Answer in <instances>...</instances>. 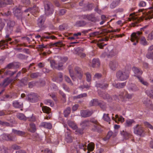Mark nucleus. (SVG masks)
Returning <instances> with one entry per match:
<instances>
[{
  "instance_id": "obj_4",
  "label": "nucleus",
  "mask_w": 153,
  "mask_h": 153,
  "mask_svg": "<svg viewBox=\"0 0 153 153\" xmlns=\"http://www.w3.org/2000/svg\"><path fill=\"white\" fill-rule=\"evenodd\" d=\"M134 132L135 134L141 136L144 132L143 127L139 124L137 125L134 127Z\"/></svg>"
},
{
  "instance_id": "obj_2",
  "label": "nucleus",
  "mask_w": 153,
  "mask_h": 153,
  "mask_svg": "<svg viewBox=\"0 0 153 153\" xmlns=\"http://www.w3.org/2000/svg\"><path fill=\"white\" fill-rule=\"evenodd\" d=\"M129 74L130 72L128 70H119L117 72L116 76L118 80L123 81L128 78Z\"/></svg>"
},
{
  "instance_id": "obj_33",
  "label": "nucleus",
  "mask_w": 153,
  "mask_h": 153,
  "mask_svg": "<svg viewBox=\"0 0 153 153\" xmlns=\"http://www.w3.org/2000/svg\"><path fill=\"white\" fill-rule=\"evenodd\" d=\"M100 101H98L97 99H94L91 100L90 103L91 106H97L99 104Z\"/></svg>"
},
{
  "instance_id": "obj_56",
  "label": "nucleus",
  "mask_w": 153,
  "mask_h": 153,
  "mask_svg": "<svg viewBox=\"0 0 153 153\" xmlns=\"http://www.w3.org/2000/svg\"><path fill=\"white\" fill-rule=\"evenodd\" d=\"M146 57L148 59H153V51L147 52L146 54Z\"/></svg>"
},
{
  "instance_id": "obj_11",
  "label": "nucleus",
  "mask_w": 153,
  "mask_h": 153,
  "mask_svg": "<svg viewBox=\"0 0 153 153\" xmlns=\"http://www.w3.org/2000/svg\"><path fill=\"white\" fill-rule=\"evenodd\" d=\"M118 65V62L116 60H113L109 62V66L110 68L112 71H115Z\"/></svg>"
},
{
  "instance_id": "obj_47",
  "label": "nucleus",
  "mask_w": 153,
  "mask_h": 153,
  "mask_svg": "<svg viewBox=\"0 0 153 153\" xmlns=\"http://www.w3.org/2000/svg\"><path fill=\"white\" fill-rule=\"evenodd\" d=\"M17 56L18 58L21 59H26L28 57V56L22 53H20L17 55Z\"/></svg>"
},
{
  "instance_id": "obj_61",
  "label": "nucleus",
  "mask_w": 153,
  "mask_h": 153,
  "mask_svg": "<svg viewBox=\"0 0 153 153\" xmlns=\"http://www.w3.org/2000/svg\"><path fill=\"white\" fill-rule=\"evenodd\" d=\"M128 89L129 91H136L138 90V88L136 85H134L132 87H129Z\"/></svg>"
},
{
  "instance_id": "obj_32",
  "label": "nucleus",
  "mask_w": 153,
  "mask_h": 153,
  "mask_svg": "<svg viewBox=\"0 0 153 153\" xmlns=\"http://www.w3.org/2000/svg\"><path fill=\"white\" fill-rule=\"evenodd\" d=\"M67 123L68 125L74 130H75L77 128L76 124L73 121L68 120L67 122Z\"/></svg>"
},
{
  "instance_id": "obj_17",
  "label": "nucleus",
  "mask_w": 153,
  "mask_h": 153,
  "mask_svg": "<svg viewBox=\"0 0 153 153\" xmlns=\"http://www.w3.org/2000/svg\"><path fill=\"white\" fill-rule=\"evenodd\" d=\"M13 81V79L7 77L0 84V86L5 88L8 85Z\"/></svg>"
},
{
  "instance_id": "obj_16",
  "label": "nucleus",
  "mask_w": 153,
  "mask_h": 153,
  "mask_svg": "<svg viewBox=\"0 0 153 153\" xmlns=\"http://www.w3.org/2000/svg\"><path fill=\"white\" fill-rule=\"evenodd\" d=\"M99 96L104 99H107L108 100H111V98L109 94L106 92L99 91L98 92Z\"/></svg>"
},
{
  "instance_id": "obj_29",
  "label": "nucleus",
  "mask_w": 153,
  "mask_h": 153,
  "mask_svg": "<svg viewBox=\"0 0 153 153\" xmlns=\"http://www.w3.org/2000/svg\"><path fill=\"white\" fill-rule=\"evenodd\" d=\"M94 148V144L92 143H90L86 146L87 149L88 150L87 153H90V152L92 151Z\"/></svg>"
},
{
  "instance_id": "obj_28",
  "label": "nucleus",
  "mask_w": 153,
  "mask_h": 153,
  "mask_svg": "<svg viewBox=\"0 0 153 153\" xmlns=\"http://www.w3.org/2000/svg\"><path fill=\"white\" fill-rule=\"evenodd\" d=\"M12 131L14 134L20 136H22L25 135V132L24 131L18 130L15 129H13Z\"/></svg>"
},
{
  "instance_id": "obj_60",
  "label": "nucleus",
  "mask_w": 153,
  "mask_h": 153,
  "mask_svg": "<svg viewBox=\"0 0 153 153\" xmlns=\"http://www.w3.org/2000/svg\"><path fill=\"white\" fill-rule=\"evenodd\" d=\"M59 93L62 96L63 98V100L65 102L66 101V96L65 94L62 91H59Z\"/></svg>"
},
{
  "instance_id": "obj_7",
  "label": "nucleus",
  "mask_w": 153,
  "mask_h": 153,
  "mask_svg": "<svg viewBox=\"0 0 153 153\" xmlns=\"http://www.w3.org/2000/svg\"><path fill=\"white\" fill-rule=\"evenodd\" d=\"M15 25V22L13 20L9 19L7 22V31L11 33Z\"/></svg>"
},
{
  "instance_id": "obj_55",
  "label": "nucleus",
  "mask_w": 153,
  "mask_h": 153,
  "mask_svg": "<svg viewBox=\"0 0 153 153\" xmlns=\"http://www.w3.org/2000/svg\"><path fill=\"white\" fill-rule=\"evenodd\" d=\"M16 71H12L10 70H7L5 72V74L7 75H8L10 76H12L15 74Z\"/></svg>"
},
{
  "instance_id": "obj_43",
  "label": "nucleus",
  "mask_w": 153,
  "mask_h": 153,
  "mask_svg": "<svg viewBox=\"0 0 153 153\" xmlns=\"http://www.w3.org/2000/svg\"><path fill=\"white\" fill-rule=\"evenodd\" d=\"M36 128L35 124L33 123H31L30 124V131L31 132L33 133L36 131Z\"/></svg>"
},
{
  "instance_id": "obj_62",
  "label": "nucleus",
  "mask_w": 153,
  "mask_h": 153,
  "mask_svg": "<svg viewBox=\"0 0 153 153\" xmlns=\"http://www.w3.org/2000/svg\"><path fill=\"white\" fill-rule=\"evenodd\" d=\"M147 38L148 41H152L153 39V30L148 34Z\"/></svg>"
},
{
  "instance_id": "obj_40",
  "label": "nucleus",
  "mask_w": 153,
  "mask_h": 153,
  "mask_svg": "<svg viewBox=\"0 0 153 153\" xmlns=\"http://www.w3.org/2000/svg\"><path fill=\"white\" fill-rule=\"evenodd\" d=\"M44 103L45 104L49 105L51 107H53L54 105L53 102L50 99L45 100Z\"/></svg>"
},
{
  "instance_id": "obj_48",
  "label": "nucleus",
  "mask_w": 153,
  "mask_h": 153,
  "mask_svg": "<svg viewBox=\"0 0 153 153\" xmlns=\"http://www.w3.org/2000/svg\"><path fill=\"white\" fill-rule=\"evenodd\" d=\"M86 81L88 82H91V74L89 72H87L85 74Z\"/></svg>"
},
{
  "instance_id": "obj_18",
  "label": "nucleus",
  "mask_w": 153,
  "mask_h": 153,
  "mask_svg": "<svg viewBox=\"0 0 153 153\" xmlns=\"http://www.w3.org/2000/svg\"><path fill=\"white\" fill-rule=\"evenodd\" d=\"M126 82L122 83H116L115 82L112 84V85L113 87H115V88L120 89L124 88L126 85Z\"/></svg>"
},
{
  "instance_id": "obj_57",
  "label": "nucleus",
  "mask_w": 153,
  "mask_h": 153,
  "mask_svg": "<svg viewBox=\"0 0 153 153\" xmlns=\"http://www.w3.org/2000/svg\"><path fill=\"white\" fill-rule=\"evenodd\" d=\"M146 2L143 1H140L138 4V6L140 7H145L146 6Z\"/></svg>"
},
{
  "instance_id": "obj_51",
  "label": "nucleus",
  "mask_w": 153,
  "mask_h": 153,
  "mask_svg": "<svg viewBox=\"0 0 153 153\" xmlns=\"http://www.w3.org/2000/svg\"><path fill=\"white\" fill-rule=\"evenodd\" d=\"M28 79L27 78L25 77L20 80L22 85H27V83Z\"/></svg>"
},
{
  "instance_id": "obj_9",
  "label": "nucleus",
  "mask_w": 153,
  "mask_h": 153,
  "mask_svg": "<svg viewBox=\"0 0 153 153\" xmlns=\"http://www.w3.org/2000/svg\"><path fill=\"white\" fill-rule=\"evenodd\" d=\"M80 113L82 117L86 118L91 116L93 113V111L92 110H90L88 109L82 110L80 111Z\"/></svg>"
},
{
  "instance_id": "obj_1",
  "label": "nucleus",
  "mask_w": 153,
  "mask_h": 153,
  "mask_svg": "<svg viewBox=\"0 0 153 153\" xmlns=\"http://www.w3.org/2000/svg\"><path fill=\"white\" fill-rule=\"evenodd\" d=\"M142 34V33L140 31L133 33L131 34L130 39L132 42H134L133 43V45H136L139 39H140V43L141 45L144 46L148 45V42L145 37L143 36Z\"/></svg>"
},
{
  "instance_id": "obj_46",
  "label": "nucleus",
  "mask_w": 153,
  "mask_h": 153,
  "mask_svg": "<svg viewBox=\"0 0 153 153\" xmlns=\"http://www.w3.org/2000/svg\"><path fill=\"white\" fill-rule=\"evenodd\" d=\"M87 94L85 93H84L79 94L77 96H74V97L73 98L74 100H75L76 99H79L82 98H83V97H87Z\"/></svg>"
},
{
  "instance_id": "obj_44",
  "label": "nucleus",
  "mask_w": 153,
  "mask_h": 153,
  "mask_svg": "<svg viewBox=\"0 0 153 153\" xmlns=\"http://www.w3.org/2000/svg\"><path fill=\"white\" fill-rule=\"evenodd\" d=\"M42 110L43 112L49 114L51 112V109L46 106H43L42 107Z\"/></svg>"
},
{
  "instance_id": "obj_45",
  "label": "nucleus",
  "mask_w": 153,
  "mask_h": 153,
  "mask_svg": "<svg viewBox=\"0 0 153 153\" xmlns=\"http://www.w3.org/2000/svg\"><path fill=\"white\" fill-rule=\"evenodd\" d=\"M137 78L139 80V81L141 82L143 85L147 86L149 84L147 81L144 80L143 79L141 76H137Z\"/></svg>"
},
{
  "instance_id": "obj_26",
  "label": "nucleus",
  "mask_w": 153,
  "mask_h": 153,
  "mask_svg": "<svg viewBox=\"0 0 153 153\" xmlns=\"http://www.w3.org/2000/svg\"><path fill=\"white\" fill-rule=\"evenodd\" d=\"M40 126L49 129H51L52 128V126L51 123L46 122L42 123Z\"/></svg>"
},
{
  "instance_id": "obj_49",
  "label": "nucleus",
  "mask_w": 153,
  "mask_h": 153,
  "mask_svg": "<svg viewBox=\"0 0 153 153\" xmlns=\"http://www.w3.org/2000/svg\"><path fill=\"white\" fill-rule=\"evenodd\" d=\"M93 5L92 4H87L84 7L85 10H91L93 9Z\"/></svg>"
},
{
  "instance_id": "obj_38",
  "label": "nucleus",
  "mask_w": 153,
  "mask_h": 153,
  "mask_svg": "<svg viewBox=\"0 0 153 153\" xmlns=\"http://www.w3.org/2000/svg\"><path fill=\"white\" fill-rule=\"evenodd\" d=\"M116 53H115L114 51L112 50L111 51L109 52L108 53H104V54L106 55L108 58H111L116 55Z\"/></svg>"
},
{
  "instance_id": "obj_39",
  "label": "nucleus",
  "mask_w": 153,
  "mask_h": 153,
  "mask_svg": "<svg viewBox=\"0 0 153 153\" xmlns=\"http://www.w3.org/2000/svg\"><path fill=\"white\" fill-rule=\"evenodd\" d=\"M98 106H100L101 108L104 110L106 108V103L103 101L100 100Z\"/></svg>"
},
{
  "instance_id": "obj_25",
  "label": "nucleus",
  "mask_w": 153,
  "mask_h": 153,
  "mask_svg": "<svg viewBox=\"0 0 153 153\" xmlns=\"http://www.w3.org/2000/svg\"><path fill=\"white\" fill-rule=\"evenodd\" d=\"M100 62L99 59H94L92 61V66L93 67H98L100 65Z\"/></svg>"
},
{
  "instance_id": "obj_10",
  "label": "nucleus",
  "mask_w": 153,
  "mask_h": 153,
  "mask_svg": "<svg viewBox=\"0 0 153 153\" xmlns=\"http://www.w3.org/2000/svg\"><path fill=\"white\" fill-rule=\"evenodd\" d=\"M37 10L36 6V5H34L32 7H28L25 10L22 12L23 13H26V15L27 13V16H29L30 13H34Z\"/></svg>"
},
{
  "instance_id": "obj_14",
  "label": "nucleus",
  "mask_w": 153,
  "mask_h": 153,
  "mask_svg": "<svg viewBox=\"0 0 153 153\" xmlns=\"http://www.w3.org/2000/svg\"><path fill=\"white\" fill-rule=\"evenodd\" d=\"M13 106L16 108H23V102L19 100L14 101L12 103Z\"/></svg>"
},
{
  "instance_id": "obj_58",
  "label": "nucleus",
  "mask_w": 153,
  "mask_h": 153,
  "mask_svg": "<svg viewBox=\"0 0 153 153\" xmlns=\"http://www.w3.org/2000/svg\"><path fill=\"white\" fill-rule=\"evenodd\" d=\"M65 81L68 83H69L72 86L73 85V83L69 77L65 76Z\"/></svg>"
},
{
  "instance_id": "obj_54",
  "label": "nucleus",
  "mask_w": 153,
  "mask_h": 153,
  "mask_svg": "<svg viewBox=\"0 0 153 153\" xmlns=\"http://www.w3.org/2000/svg\"><path fill=\"white\" fill-rule=\"evenodd\" d=\"M133 94H129L127 91H125L124 96L128 99H131L133 97Z\"/></svg>"
},
{
  "instance_id": "obj_12",
  "label": "nucleus",
  "mask_w": 153,
  "mask_h": 153,
  "mask_svg": "<svg viewBox=\"0 0 153 153\" xmlns=\"http://www.w3.org/2000/svg\"><path fill=\"white\" fill-rule=\"evenodd\" d=\"M20 64L19 62H13L8 64L5 68L12 69L17 68L19 67Z\"/></svg>"
},
{
  "instance_id": "obj_35",
  "label": "nucleus",
  "mask_w": 153,
  "mask_h": 153,
  "mask_svg": "<svg viewBox=\"0 0 153 153\" xmlns=\"http://www.w3.org/2000/svg\"><path fill=\"white\" fill-rule=\"evenodd\" d=\"M67 134L65 136V141L67 143H72L73 141V137L71 136L69 132H67Z\"/></svg>"
},
{
  "instance_id": "obj_3",
  "label": "nucleus",
  "mask_w": 153,
  "mask_h": 153,
  "mask_svg": "<svg viewBox=\"0 0 153 153\" xmlns=\"http://www.w3.org/2000/svg\"><path fill=\"white\" fill-rule=\"evenodd\" d=\"M44 8L45 14L47 16L53 13L54 11L53 7L51 3L49 2L45 3Z\"/></svg>"
},
{
  "instance_id": "obj_52",
  "label": "nucleus",
  "mask_w": 153,
  "mask_h": 153,
  "mask_svg": "<svg viewBox=\"0 0 153 153\" xmlns=\"http://www.w3.org/2000/svg\"><path fill=\"white\" fill-rule=\"evenodd\" d=\"M89 120H85L83 121L81 123L82 127L84 128L85 126H87L89 125Z\"/></svg>"
},
{
  "instance_id": "obj_63",
  "label": "nucleus",
  "mask_w": 153,
  "mask_h": 153,
  "mask_svg": "<svg viewBox=\"0 0 153 153\" xmlns=\"http://www.w3.org/2000/svg\"><path fill=\"white\" fill-rule=\"evenodd\" d=\"M63 64L62 62L58 63L56 65V69L59 70H62V68Z\"/></svg>"
},
{
  "instance_id": "obj_23",
  "label": "nucleus",
  "mask_w": 153,
  "mask_h": 153,
  "mask_svg": "<svg viewBox=\"0 0 153 153\" xmlns=\"http://www.w3.org/2000/svg\"><path fill=\"white\" fill-rule=\"evenodd\" d=\"M97 18L96 17L95 14L94 13H92L88 14V20L91 22H95L97 21Z\"/></svg>"
},
{
  "instance_id": "obj_22",
  "label": "nucleus",
  "mask_w": 153,
  "mask_h": 153,
  "mask_svg": "<svg viewBox=\"0 0 153 153\" xmlns=\"http://www.w3.org/2000/svg\"><path fill=\"white\" fill-rule=\"evenodd\" d=\"M87 24V22L84 20H78L76 22L75 25L77 27H85Z\"/></svg>"
},
{
  "instance_id": "obj_34",
  "label": "nucleus",
  "mask_w": 153,
  "mask_h": 153,
  "mask_svg": "<svg viewBox=\"0 0 153 153\" xmlns=\"http://www.w3.org/2000/svg\"><path fill=\"white\" fill-rule=\"evenodd\" d=\"M71 112V108L68 107H67L64 111L63 114L65 117H67Z\"/></svg>"
},
{
  "instance_id": "obj_53",
  "label": "nucleus",
  "mask_w": 153,
  "mask_h": 153,
  "mask_svg": "<svg viewBox=\"0 0 153 153\" xmlns=\"http://www.w3.org/2000/svg\"><path fill=\"white\" fill-rule=\"evenodd\" d=\"M103 120L107 122H109L110 121V119L108 116V114H104L102 117Z\"/></svg>"
},
{
  "instance_id": "obj_5",
  "label": "nucleus",
  "mask_w": 153,
  "mask_h": 153,
  "mask_svg": "<svg viewBox=\"0 0 153 153\" xmlns=\"http://www.w3.org/2000/svg\"><path fill=\"white\" fill-rule=\"evenodd\" d=\"M46 19L45 16V15H41L37 19V25L42 29L45 28L44 23Z\"/></svg>"
},
{
  "instance_id": "obj_24",
  "label": "nucleus",
  "mask_w": 153,
  "mask_h": 153,
  "mask_svg": "<svg viewBox=\"0 0 153 153\" xmlns=\"http://www.w3.org/2000/svg\"><path fill=\"white\" fill-rule=\"evenodd\" d=\"M108 83H105L103 84L96 82L95 86L97 88H100L103 89H105L108 87Z\"/></svg>"
},
{
  "instance_id": "obj_20",
  "label": "nucleus",
  "mask_w": 153,
  "mask_h": 153,
  "mask_svg": "<svg viewBox=\"0 0 153 153\" xmlns=\"http://www.w3.org/2000/svg\"><path fill=\"white\" fill-rule=\"evenodd\" d=\"M132 70L137 78V76H140L143 73V72L141 70L136 67H133Z\"/></svg>"
},
{
  "instance_id": "obj_37",
  "label": "nucleus",
  "mask_w": 153,
  "mask_h": 153,
  "mask_svg": "<svg viewBox=\"0 0 153 153\" xmlns=\"http://www.w3.org/2000/svg\"><path fill=\"white\" fill-rule=\"evenodd\" d=\"M41 76V74L40 73L36 72L31 73L30 75V76L32 78L35 79L36 78L40 76Z\"/></svg>"
},
{
  "instance_id": "obj_8",
  "label": "nucleus",
  "mask_w": 153,
  "mask_h": 153,
  "mask_svg": "<svg viewBox=\"0 0 153 153\" xmlns=\"http://www.w3.org/2000/svg\"><path fill=\"white\" fill-rule=\"evenodd\" d=\"M74 71L75 75L77 78L80 80H81L82 77L83 73L82 69L78 66L75 67Z\"/></svg>"
},
{
  "instance_id": "obj_36",
  "label": "nucleus",
  "mask_w": 153,
  "mask_h": 153,
  "mask_svg": "<svg viewBox=\"0 0 153 153\" xmlns=\"http://www.w3.org/2000/svg\"><path fill=\"white\" fill-rule=\"evenodd\" d=\"M135 122L133 119H129L126 120L125 123V126L126 127L131 126L132 124Z\"/></svg>"
},
{
  "instance_id": "obj_50",
  "label": "nucleus",
  "mask_w": 153,
  "mask_h": 153,
  "mask_svg": "<svg viewBox=\"0 0 153 153\" xmlns=\"http://www.w3.org/2000/svg\"><path fill=\"white\" fill-rule=\"evenodd\" d=\"M50 63L51 66L52 68L53 69H56L57 64L56 63L55 60H51L50 61Z\"/></svg>"
},
{
  "instance_id": "obj_31",
  "label": "nucleus",
  "mask_w": 153,
  "mask_h": 153,
  "mask_svg": "<svg viewBox=\"0 0 153 153\" xmlns=\"http://www.w3.org/2000/svg\"><path fill=\"white\" fill-rule=\"evenodd\" d=\"M17 117L21 120L26 121L28 118L26 117L24 114L22 113H18L16 115Z\"/></svg>"
},
{
  "instance_id": "obj_6",
  "label": "nucleus",
  "mask_w": 153,
  "mask_h": 153,
  "mask_svg": "<svg viewBox=\"0 0 153 153\" xmlns=\"http://www.w3.org/2000/svg\"><path fill=\"white\" fill-rule=\"evenodd\" d=\"M27 98L29 101L32 102H37L39 100L38 97L36 94L32 93L27 95Z\"/></svg>"
},
{
  "instance_id": "obj_19",
  "label": "nucleus",
  "mask_w": 153,
  "mask_h": 153,
  "mask_svg": "<svg viewBox=\"0 0 153 153\" xmlns=\"http://www.w3.org/2000/svg\"><path fill=\"white\" fill-rule=\"evenodd\" d=\"M2 138L4 140H6L15 141L16 137L8 134H4L2 135Z\"/></svg>"
},
{
  "instance_id": "obj_42",
  "label": "nucleus",
  "mask_w": 153,
  "mask_h": 153,
  "mask_svg": "<svg viewBox=\"0 0 153 153\" xmlns=\"http://www.w3.org/2000/svg\"><path fill=\"white\" fill-rule=\"evenodd\" d=\"M0 125L3 126L12 127V125L8 122L0 120Z\"/></svg>"
},
{
  "instance_id": "obj_64",
  "label": "nucleus",
  "mask_w": 153,
  "mask_h": 153,
  "mask_svg": "<svg viewBox=\"0 0 153 153\" xmlns=\"http://www.w3.org/2000/svg\"><path fill=\"white\" fill-rule=\"evenodd\" d=\"M100 34V32L99 31H96L90 34L89 35L90 37H93L96 36Z\"/></svg>"
},
{
  "instance_id": "obj_15",
  "label": "nucleus",
  "mask_w": 153,
  "mask_h": 153,
  "mask_svg": "<svg viewBox=\"0 0 153 153\" xmlns=\"http://www.w3.org/2000/svg\"><path fill=\"white\" fill-rule=\"evenodd\" d=\"M13 13L14 15L18 19H22V14L23 13L21 12V9L17 7L14 8Z\"/></svg>"
},
{
  "instance_id": "obj_21",
  "label": "nucleus",
  "mask_w": 153,
  "mask_h": 153,
  "mask_svg": "<svg viewBox=\"0 0 153 153\" xmlns=\"http://www.w3.org/2000/svg\"><path fill=\"white\" fill-rule=\"evenodd\" d=\"M53 80L57 82H61L63 80V74L61 73H59L55 78H53Z\"/></svg>"
},
{
  "instance_id": "obj_30",
  "label": "nucleus",
  "mask_w": 153,
  "mask_h": 153,
  "mask_svg": "<svg viewBox=\"0 0 153 153\" xmlns=\"http://www.w3.org/2000/svg\"><path fill=\"white\" fill-rule=\"evenodd\" d=\"M120 133L121 135L123 136L124 138L127 139L129 138L130 134L123 130L122 131H120Z\"/></svg>"
},
{
  "instance_id": "obj_27",
  "label": "nucleus",
  "mask_w": 153,
  "mask_h": 153,
  "mask_svg": "<svg viewBox=\"0 0 153 153\" xmlns=\"http://www.w3.org/2000/svg\"><path fill=\"white\" fill-rule=\"evenodd\" d=\"M120 0H117L112 1L110 5V7L113 9L119 5L120 3Z\"/></svg>"
},
{
  "instance_id": "obj_59",
  "label": "nucleus",
  "mask_w": 153,
  "mask_h": 153,
  "mask_svg": "<svg viewBox=\"0 0 153 153\" xmlns=\"http://www.w3.org/2000/svg\"><path fill=\"white\" fill-rule=\"evenodd\" d=\"M37 82L32 81L29 82L28 84V87L30 88H32L36 85Z\"/></svg>"
},
{
  "instance_id": "obj_13",
  "label": "nucleus",
  "mask_w": 153,
  "mask_h": 153,
  "mask_svg": "<svg viewBox=\"0 0 153 153\" xmlns=\"http://www.w3.org/2000/svg\"><path fill=\"white\" fill-rule=\"evenodd\" d=\"M91 130L93 131L97 132L99 133H101L103 131L101 126L99 123L94 124L91 128Z\"/></svg>"
},
{
  "instance_id": "obj_41",
  "label": "nucleus",
  "mask_w": 153,
  "mask_h": 153,
  "mask_svg": "<svg viewBox=\"0 0 153 153\" xmlns=\"http://www.w3.org/2000/svg\"><path fill=\"white\" fill-rule=\"evenodd\" d=\"M78 147L79 149H83L84 151H85L87 150L86 145L85 143H78Z\"/></svg>"
}]
</instances>
